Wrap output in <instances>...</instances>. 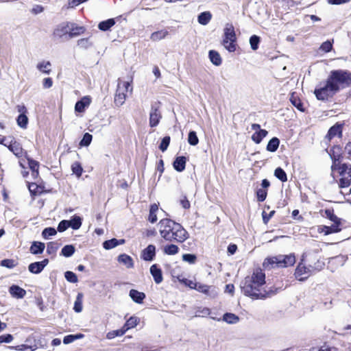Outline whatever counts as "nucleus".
<instances>
[{"instance_id": "nucleus-45", "label": "nucleus", "mask_w": 351, "mask_h": 351, "mask_svg": "<svg viewBox=\"0 0 351 351\" xmlns=\"http://www.w3.org/2000/svg\"><path fill=\"white\" fill-rule=\"evenodd\" d=\"M211 288H213V287L210 286L204 285V284H202L199 282H196L195 289H196L199 292H201V293H203L205 294H208L209 291Z\"/></svg>"}, {"instance_id": "nucleus-58", "label": "nucleus", "mask_w": 351, "mask_h": 351, "mask_svg": "<svg viewBox=\"0 0 351 351\" xmlns=\"http://www.w3.org/2000/svg\"><path fill=\"white\" fill-rule=\"evenodd\" d=\"M71 169L78 177L82 175V168L78 162H74L71 166Z\"/></svg>"}, {"instance_id": "nucleus-47", "label": "nucleus", "mask_w": 351, "mask_h": 351, "mask_svg": "<svg viewBox=\"0 0 351 351\" xmlns=\"http://www.w3.org/2000/svg\"><path fill=\"white\" fill-rule=\"evenodd\" d=\"M10 349H14L16 350L19 351H34L36 349V346H27V345H20L16 346H9Z\"/></svg>"}, {"instance_id": "nucleus-43", "label": "nucleus", "mask_w": 351, "mask_h": 351, "mask_svg": "<svg viewBox=\"0 0 351 351\" xmlns=\"http://www.w3.org/2000/svg\"><path fill=\"white\" fill-rule=\"evenodd\" d=\"M274 176L282 182H286L287 180L285 171L280 167L276 169Z\"/></svg>"}, {"instance_id": "nucleus-57", "label": "nucleus", "mask_w": 351, "mask_h": 351, "mask_svg": "<svg viewBox=\"0 0 351 351\" xmlns=\"http://www.w3.org/2000/svg\"><path fill=\"white\" fill-rule=\"evenodd\" d=\"M1 265L11 269L16 266V263L12 259H4L1 261Z\"/></svg>"}, {"instance_id": "nucleus-40", "label": "nucleus", "mask_w": 351, "mask_h": 351, "mask_svg": "<svg viewBox=\"0 0 351 351\" xmlns=\"http://www.w3.org/2000/svg\"><path fill=\"white\" fill-rule=\"evenodd\" d=\"M138 322V319L136 317H131L129 318L126 323L123 326V329H125V332L130 328L135 327Z\"/></svg>"}, {"instance_id": "nucleus-52", "label": "nucleus", "mask_w": 351, "mask_h": 351, "mask_svg": "<svg viewBox=\"0 0 351 351\" xmlns=\"http://www.w3.org/2000/svg\"><path fill=\"white\" fill-rule=\"evenodd\" d=\"M260 43V38L256 35H253L250 38V44L252 49L256 50Z\"/></svg>"}, {"instance_id": "nucleus-31", "label": "nucleus", "mask_w": 351, "mask_h": 351, "mask_svg": "<svg viewBox=\"0 0 351 351\" xmlns=\"http://www.w3.org/2000/svg\"><path fill=\"white\" fill-rule=\"evenodd\" d=\"M168 34L169 32L167 30L162 29L160 31L153 32L150 38L154 41H158L165 38Z\"/></svg>"}, {"instance_id": "nucleus-49", "label": "nucleus", "mask_w": 351, "mask_h": 351, "mask_svg": "<svg viewBox=\"0 0 351 351\" xmlns=\"http://www.w3.org/2000/svg\"><path fill=\"white\" fill-rule=\"evenodd\" d=\"M58 247L59 244L57 242H49L47 243V252L49 254H55Z\"/></svg>"}, {"instance_id": "nucleus-19", "label": "nucleus", "mask_w": 351, "mask_h": 351, "mask_svg": "<svg viewBox=\"0 0 351 351\" xmlns=\"http://www.w3.org/2000/svg\"><path fill=\"white\" fill-rule=\"evenodd\" d=\"M131 299L137 304H142L145 298V294L136 289H131L129 293Z\"/></svg>"}, {"instance_id": "nucleus-46", "label": "nucleus", "mask_w": 351, "mask_h": 351, "mask_svg": "<svg viewBox=\"0 0 351 351\" xmlns=\"http://www.w3.org/2000/svg\"><path fill=\"white\" fill-rule=\"evenodd\" d=\"M119 245V241L117 239H112L108 241H106L103 243V247L106 250L112 249Z\"/></svg>"}, {"instance_id": "nucleus-7", "label": "nucleus", "mask_w": 351, "mask_h": 351, "mask_svg": "<svg viewBox=\"0 0 351 351\" xmlns=\"http://www.w3.org/2000/svg\"><path fill=\"white\" fill-rule=\"evenodd\" d=\"M237 36L234 27L231 23H227L223 29L222 45L230 52H234L237 49Z\"/></svg>"}, {"instance_id": "nucleus-59", "label": "nucleus", "mask_w": 351, "mask_h": 351, "mask_svg": "<svg viewBox=\"0 0 351 351\" xmlns=\"http://www.w3.org/2000/svg\"><path fill=\"white\" fill-rule=\"evenodd\" d=\"M332 45L329 40H327L322 44L320 49L324 52H329L332 49Z\"/></svg>"}, {"instance_id": "nucleus-1", "label": "nucleus", "mask_w": 351, "mask_h": 351, "mask_svg": "<svg viewBox=\"0 0 351 351\" xmlns=\"http://www.w3.org/2000/svg\"><path fill=\"white\" fill-rule=\"evenodd\" d=\"M265 283V274L262 269L258 268L254 270L251 276L245 277L241 285L243 294L253 300L265 298L269 293L261 291V287Z\"/></svg>"}, {"instance_id": "nucleus-8", "label": "nucleus", "mask_w": 351, "mask_h": 351, "mask_svg": "<svg viewBox=\"0 0 351 351\" xmlns=\"http://www.w3.org/2000/svg\"><path fill=\"white\" fill-rule=\"evenodd\" d=\"M337 92L335 86L328 79L326 82L320 83L314 90L317 99L322 101L327 100Z\"/></svg>"}, {"instance_id": "nucleus-50", "label": "nucleus", "mask_w": 351, "mask_h": 351, "mask_svg": "<svg viewBox=\"0 0 351 351\" xmlns=\"http://www.w3.org/2000/svg\"><path fill=\"white\" fill-rule=\"evenodd\" d=\"M29 166L32 171V175L34 176H37L38 174V162L33 160H29Z\"/></svg>"}, {"instance_id": "nucleus-17", "label": "nucleus", "mask_w": 351, "mask_h": 351, "mask_svg": "<svg viewBox=\"0 0 351 351\" xmlns=\"http://www.w3.org/2000/svg\"><path fill=\"white\" fill-rule=\"evenodd\" d=\"M10 295L15 298L22 299L26 295V291L18 285H12L9 289Z\"/></svg>"}, {"instance_id": "nucleus-25", "label": "nucleus", "mask_w": 351, "mask_h": 351, "mask_svg": "<svg viewBox=\"0 0 351 351\" xmlns=\"http://www.w3.org/2000/svg\"><path fill=\"white\" fill-rule=\"evenodd\" d=\"M209 58L211 62L215 66H219L221 64V58L219 53L215 50H210L209 51Z\"/></svg>"}, {"instance_id": "nucleus-18", "label": "nucleus", "mask_w": 351, "mask_h": 351, "mask_svg": "<svg viewBox=\"0 0 351 351\" xmlns=\"http://www.w3.org/2000/svg\"><path fill=\"white\" fill-rule=\"evenodd\" d=\"M150 273L156 284H160L162 280V271L156 265H153L150 267Z\"/></svg>"}, {"instance_id": "nucleus-30", "label": "nucleus", "mask_w": 351, "mask_h": 351, "mask_svg": "<svg viewBox=\"0 0 351 351\" xmlns=\"http://www.w3.org/2000/svg\"><path fill=\"white\" fill-rule=\"evenodd\" d=\"M280 141L278 138H272L267 145V150L271 152H274L278 148Z\"/></svg>"}, {"instance_id": "nucleus-24", "label": "nucleus", "mask_w": 351, "mask_h": 351, "mask_svg": "<svg viewBox=\"0 0 351 351\" xmlns=\"http://www.w3.org/2000/svg\"><path fill=\"white\" fill-rule=\"evenodd\" d=\"M45 247V245L43 243L34 241L30 247V252L34 254H39L43 253Z\"/></svg>"}, {"instance_id": "nucleus-34", "label": "nucleus", "mask_w": 351, "mask_h": 351, "mask_svg": "<svg viewBox=\"0 0 351 351\" xmlns=\"http://www.w3.org/2000/svg\"><path fill=\"white\" fill-rule=\"evenodd\" d=\"M239 317L237 316L235 314L230 313H226L223 316V320L228 324H236L239 322Z\"/></svg>"}, {"instance_id": "nucleus-64", "label": "nucleus", "mask_w": 351, "mask_h": 351, "mask_svg": "<svg viewBox=\"0 0 351 351\" xmlns=\"http://www.w3.org/2000/svg\"><path fill=\"white\" fill-rule=\"evenodd\" d=\"M344 154L346 156V158L351 160V142L348 143L346 145Z\"/></svg>"}, {"instance_id": "nucleus-37", "label": "nucleus", "mask_w": 351, "mask_h": 351, "mask_svg": "<svg viewBox=\"0 0 351 351\" xmlns=\"http://www.w3.org/2000/svg\"><path fill=\"white\" fill-rule=\"evenodd\" d=\"M82 298L83 294L82 293H79L77 295L73 307V309L76 313H80L82 311Z\"/></svg>"}, {"instance_id": "nucleus-38", "label": "nucleus", "mask_w": 351, "mask_h": 351, "mask_svg": "<svg viewBox=\"0 0 351 351\" xmlns=\"http://www.w3.org/2000/svg\"><path fill=\"white\" fill-rule=\"evenodd\" d=\"M163 252L168 255H175L178 253L179 248L174 244L167 245L165 246Z\"/></svg>"}, {"instance_id": "nucleus-6", "label": "nucleus", "mask_w": 351, "mask_h": 351, "mask_svg": "<svg viewBox=\"0 0 351 351\" xmlns=\"http://www.w3.org/2000/svg\"><path fill=\"white\" fill-rule=\"evenodd\" d=\"M295 263V257L294 254L288 255H278L276 256L267 258L265 259L263 266L265 269L273 267H287L292 266Z\"/></svg>"}, {"instance_id": "nucleus-32", "label": "nucleus", "mask_w": 351, "mask_h": 351, "mask_svg": "<svg viewBox=\"0 0 351 351\" xmlns=\"http://www.w3.org/2000/svg\"><path fill=\"white\" fill-rule=\"evenodd\" d=\"M68 221L69 227H71L73 230H78L82 226V218L79 216H74Z\"/></svg>"}, {"instance_id": "nucleus-26", "label": "nucleus", "mask_w": 351, "mask_h": 351, "mask_svg": "<svg viewBox=\"0 0 351 351\" xmlns=\"http://www.w3.org/2000/svg\"><path fill=\"white\" fill-rule=\"evenodd\" d=\"M115 24L114 19H109L108 20L101 21L98 25V28L101 31H107L110 29Z\"/></svg>"}, {"instance_id": "nucleus-29", "label": "nucleus", "mask_w": 351, "mask_h": 351, "mask_svg": "<svg viewBox=\"0 0 351 351\" xmlns=\"http://www.w3.org/2000/svg\"><path fill=\"white\" fill-rule=\"evenodd\" d=\"M158 210V206L156 204H153L151 205L148 220L152 223L157 221L156 212Z\"/></svg>"}, {"instance_id": "nucleus-10", "label": "nucleus", "mask_w": 351, "mask_h": 351, "mask_svg": "<svg viewBox=\"0 0 351 351\" xmlns=\"http://www.w3.org/2000/svg\"><path fill=\"white\" fill-rule=\"evenodd\" d=\"M160 102H155L152 104L149 113V125L156 127L160 122L162 115L159 111Z\"/></svg>"}, {"instance_id": "nucleus-22", "label": "nucleus", "mask_w": 351, "mask_h": 351, "mask_svg": "<svg viewBox=\"0 0 351 351\" xmlns=\"http://www.w3.org/2000/svg\"><path fill=\"white\" fill-rule=\"evenodd\" d=\"M341 128L340 125H335L330 128L326 135V138L328 140L332 139L335 136H341Z\"/></svg>"}, {"instance_id": "nucleus-12", "label": "nucleus", "mask_w": 351, "mask_h": 351, "mask_svg": "<svg viewBox=\"0 0 351 351\" xmlns=\"http://www.w3.org/2000/svg\"><path fill=\"white\" fill-rule=\"evenodd\" d=\"M49 260L45 258L40 262L32 263L29 265L28 269L32 274H39L47 265Z\"/></svg>"}, {"instance_id": "nucleus-23", "label": "nucleus", "mask_w": 351, "mask_h": 351, "mask_svg": "<svg viewBox=\"0 0 351 351\" xmlns=\"http://www.w3.org/2000/svg\"><path fill=\"white\" fill-rule=\"evenodd\" d=\"M212 19V14L210 12L206 11L202 12L197 17L198 23L202 25H207Z\"/></svg>"}, {"instance_id": "nucleus-33", "label": "nucleus", "mask_w": 351, "mask_h": 351, "mask_svg": "<svg viewBox=\"0 0 351 351\" xmlns=\"http://www.w3.org/2000/svg\"><path fill=\"white\" fill-rule=\"evenodd\" d=\"M340 225L341 223H334L330 226H324V229L325 234H329L340 232L341 230V228H340Z\"/></svg>"}, {"instance_id": "nucleus-41", "label": "nucleus", "mask_w": 351, "mask_h": 351, "mask_svg": "<svg viewBox=\"0 0 351 351\" xmlns=\"http://www.w3.org/2000/svg\"><path fill=\"white\" fill-rule=\"evenodd\" d=\"M77 45L81 49H86L92 45V42L89 38H81L77 41Z\"/></svg>"}, {"instance_id": "nucleus-13", "label": "nucleus", "mask_w": 351, "mask_h": 351, "mask_svg": "<svg viewBox=\"0 0 351 351\" xmlns=\"http://www.w3.org/2000/svg\"><path fill=\"white\" fill-rule=\"evenodd\" d=\"M85 32V28L82 26H78L74 23L69 22V39L78 36Z\"/></svg>"}, {"instance_id": "nucleus-4", "label": "nucleus", "mask_w": 351, "mask_h": 351, "mask_svg": "<svg viewBox=\"0 0 351 351\" xmlns=\"http://www.w3.org/2000/svg\"><path fill=\"white\" fill-rule=\"evenodd\" d=\"M327 79L337 91L351 85V73L346 70L331 71Z\"/></svg>"}, {"instance_id": "nucleus-42", "label": "nucleus", "mask_w": 351, "mask_h": 351, "mask_svg": "<svg viewBox=\"0 0 351 351\" xmlns=\"http://www.w3.org/2000/svg\"><path fill=\"white\" fill-rule=\"evenodd\" d=\"M17 124L22 128H26L28 123V118L26 114H21L16 119Z\"/></svg>"}, {"instance_id": "nucleus-14", "label": "nucleus", "mask_w": 351, "mask_h": 351, "mask_svg": "<svg viewBox=\"0 0 351 351\" xmlns=\"http://www.w3.org/2000/svg\"><path fill=\"white\" fill-rule=\"evenodd\" d=\"M156 255V247L154 245H149L142 252L141 258L146 261H151Z\"/></svg>"}, {"instance_id": "nucleus-36", "label": "nucleus", "mask_w": 351, "mask_h": 351, "mask_svg": "<svg viewBox=\"0 0 351 351\" xmlns=\"http://www.w3.org/2000/svg\"><path fill=\"white\" fill-rule=\"evenodd\" d=\"M75 249L73 245H66L61 250V255L70 257L75 253Z\"/></svg>"}, {"instance_id": "nucleus-39", "label": "nucleus", "mask_w": 351, "mask_h": 351, "mask_svg": "<svg viewBox=\"0 0 351 351\" xmlns=\"http://www.w3.org/2000/svg\"><path fill=\"white\" fill-rule=\"evenodd\" d=\"M125 333V329H123V328L118 330H114L110 331L106 335V338L108 339H112L115 338L116 337H121Z\"/></svg>"}, {"instance_id": "nucleus-60", "label": "nucleus", "mask_w": 351, "mask_h": 351, "mask_svg": "<svg viewBox=\"0 0 351 351\" xmlns=\"http://www.w3.org/2000/svg\"><path fill=\"white\" fill-rule=\"evenodd\" d=\"M182 260L189 263H194L196 260V256L194 254H184L182 255Z\"/></svg>"}, {"instance_id": "nucleus-56", "label": "nucleus", "mask_w": 351, "mask_h": 351, "mask_svg": "<svg viewBox=\"0 0 351 351\" xmlns=\"http://www.w3.org/2000/svg\"><path fill=\"white\" fill-rule=\"evenodd\" d=\"M169 143H170V137L169 136H165L161 143H160V145L159 146V148L162 151V152H165L167 150L169 145Z\"/></svg>"}, {"instance_id": "nucleus-21", "label": "nucleus", "mask_w": 351, "mask_h": 351, "mask_svg": "<svg viewBox=\"0 0 351 351\" xmlns=\"http://www.w3.org/2000/svg\"><path fill=\"white\" fill-rule=\"evenodd\" d=\"M119 263L125 265L127 268H132L134 267V262L131 256L125 254H121L118 256Z\"/></svg>"}, {"instance_id": "nucleus-15", "label": "nucleus", "mask_w": 351, "mask_h": 351, "mask_svg": "<svg viewBox=\"0 0 351 351\" xmlns=\"http://www.w3.org/2000/svg\"><path fill=\"white\" fill-rule=\"evenodd\" d=\"M91 103L90 96H84L80 101H77L75 106V110L78 112H83L85 108Z\"/></svg>"}, {"instance_id": "nucleus-63", "label": "nucleus", "mask_w": 351, "mask_h": 351, "mask_svg": "<svg viewBox=\"0 0 351 351\" xmlns=\"http://www.w3.org/2000/svg\"><path fill=\"white\" fill-rule=\"evenodd\" d=\"M182 282H183L185 285L188 286L191 289H195V282H193L192 280H188L186 278H183L182 280H180Z\"/></svg>"}, {"instance_id": "nucleus-44", "label": "nucleus", "mask_w": 351, "mask_h": 351, "mask_svg": "<svg viewBox=\"0 0 351 351\" xmlns=\"http://www.w3.org/2000/svg\"><path fill=\"white\" fill-rule=\"evenodd\" d=\"M290 101L300 111H301V112L304 111V108H303V104L301 102L300 99L297 98L296 97H295L293 95V94L291 95V97L290 98Z\"/></svg>"}, {"instance_id": "nucleus-28", "label": "nucleus", "mask_w": 351, "mask_h": 351, "mask_svg": "<svg viewBox=\"0 0 351 351\" xmlns=\"http://www.w3.org/2000/svg\"><path fill=\"white\" fill-rule=\"evenodd\" d=\"M36 67L40 72L46 74H49L51 71L49 61H42L37 64Z\"/></svg>"}, {"instance_id": "nucleus-9", "label": "nucleus", "mask_w": 351, "mask_h": 351, "mask_svg": "<svg viewBox=\"0 0 351 351\" xmlns=\"http://www.w3.org/2000/svg\"><path fill=\"white\" fill-rule=\"evenodd\" d=\"M130 84L128 82L119 80L117 92L114 96V104L117 106H122L126 99V93L129 90Z\"/></svg>"}, {"instance_id": "nucleus-62", "label": "nucleus", "mask_w": 351, "mask_h": 351, "mask_svg": "<svg viewBox=\"0 0 351 351\" xmlns=\"http://www.w3.org/2000/svg\"><path fill=\"white\" fill-rule=\"evenodd\" d=\"M13 336L10 334L0 336V343H10L13 340Z\"/></svg>"}, {"instance_id": "nucleus-54", "label": "nucleus", "mask_w": 351, "mask_h": 351, "mask_svg": "<svg viewBox=\"0 0 351 351\" xmlns=\"http://www.w3.org/2000/svg\"><path fill=\"white\" fill-rule=\"evenodd\" d=\"M56 230L53 228H46L43 230L42 235L44 238L48 239L51 236L56 234Z\"/></svg>"}, {"instance_id": "nucleus-55", "label": "nucleus", "mask_w": 351, "mask_h": 351, "mask_svg": "<svg viewBox=\"0 0 351 351\" xmlns=\"http://www.w3.org/2000/svg\"><path fill=\"white\" fill-rule=\"evenodd\" d=\"M267 192L266 189H259L256 191L257 199L258 202H263L267 197Z\"/></svg>"}, {"instance_id": "nucleus-61", "label": "nucleus", "mask_w": 351, "mask_h": 351, "mask_svg": "<svg viewBox=\"0 0 351 351\" xmlns=\"http://www.w3.org/2000/svg\"><path fill=\"white\" fill-rule=\"evenodd\" d=\"M69 227L68 220H62L61 221L58 226V230L59 232H64Z\"/></svg>"}, {"instance_id": "nucleus-11", "label": "nucleus", "mask_w": 351, "mask_h": 351, "mask_svg": "<svg viewBox=\"0 0 351 351\" xmlns=\"http://www.w3.org/2000/svg\"><path fill=\"white\" fill-rule=\"evenodd\" d=\"M69 22H63L55 28L53 31V36L55 38L61 39L66 38L69 39Z\"/></svg>"}, {"instance_id": "nucleus-35", "label": "nucleus", "mask_w": 351, "mask_h": 351, "mask_svg": "<svg viewBox=\"0 0 351 351\" xmlns=\"http://www.w3.org/2000/svg\"><path fill=\"white\" fill-rule=\"evenodd\" d=\"M324 216L330 219L333 223H341V219L337 217L333 212V210L331 209H326L324 210Z\"/></svg>"}, {"instance_id": "nucleus-2", "label": "nucleus", "mask_w": 351, "mask_h": 351, "mask_svg": "<svg viewBox=\"0 0 351 351\" xmlns=\"http://www.w3.org/2000/svg\"><path fill=\"white\" fill-rule=\"evenodd\" d=\"M158 226L160 234L166 241L182 243L188 239L187 231L180 224L171 219H161Z\"/></svg>"}, {"instance_id": "nucleus-27", "label": "nucleus", "mask_w": 351, "mask_h": 351, "mask_svg": "<svg viewBox=\"0 0 351 351\" xmlns=\"http://www.w3.org/2000/svg\"><path fill=\"white\" fill-rule=\"evenodd\" d=\"M268 132L265 130H260L259 131L256 132L252 136V141L259 144L263 138H265L267 135Z\"/></svg>"}, {"instance_id": "nucleus-48", "label": "nucleus", "mask_w": 351, "mask_h": 351, "mask_svg": "<svg viewBox=\"0 0 351 351\" xmlns=\"http://www.w3.org/2000/svg\"><path fill=\"white\" fill-rule=\"evenodd\" d=\"M188 142L191 145H197L199 143L197 134L195 131H191L189 133Z\"/></svg>"}, {"instance_id": "nucleus-51", "label": "nucleus", "mask_w": 351, "mask_h": 351, "mask_svg": "<svg viewBox=\"0 0 351 351\" xmlns=\"http://www.w3.org/2000/svg\"><path fill=\"white\" fill-rule=\"evenodd\" d=\"M64 277L67 281L72 283H76L78 281L77 277L73 271H67L64 273Z\"/></svg>"}, {"instance_id": "nucleus-53", "label": "nucleus", "mask_w": 351, "mask_h": 351, "mask_svg": "<svg viewBox=\"0 0 351 351\" xmlns=\"http://www.w3.org/2000/svg\"><path fill=\"white\" fill-rule=\"evenodd\" d=\"M93 136L89 133H85L82 139L81 140L80 145L81 146H88L92 141Z\"/></svg>"}, {"instance_id": "nucleus-3", "label": "nucleus", "mask_w": 351, "mask_h": 351, "mask_svg": "<svg viewBox=\"0 0 351 351\" xmlns=\"http://www.w3.org/2000/svg\"><path fill=\"white\" fill-rule=\"evenodd\" d=\"M320 263L316 254L304 253L295 271V278L303 281L321 269Z\"/></svg>"}, {"instance_id": "nucleus-5", "label": "nucleus", "mask_w": 351, "mask_h": 351, "mask_svg": "<svg viewBox=\"0 0 351 351\" xmlns=\"http://www.w3.org/2000/svg\"><path fill=\"white\" fill-rule=\"evenodd\" d=\"M331 170L332 173L337 171L341 177L339 180V187L346 188L350 186L351 183V167L346 163H341L339 160L334 158Z\"/></svg>"}, {"instance_id": "nucleus-16", "label": "nucleus", "mask_w": 351, "mask_h": 351, "mask_svg": "<svg viewBox=\"0 0 351 351\" xmlns=\"http://www.w3.org/2000/svg\"><path fill=\"white\" fill-rule=\"evenodd\" d=\"M9 150H10L15 156L17 157H21L23 155V148L21 145L12 138L9 141V145H8Z\"/></svg>"}, {"instance_id": "nucleus-20", "label": "nucleus", "mask_w": 351, "mask_h": 351, "mask_svg": "<svg viewBox=\"0 0 351 351\" xmlns=\"http://www.w3.org/2000/svg\"><path fill=\"white\" fill-rule=\"evenodd\" d=\"M186 158L184 156L177 157L173 163V168L178 172H182L184 170L186 167Z\"/></svg>"}]
</instances>
